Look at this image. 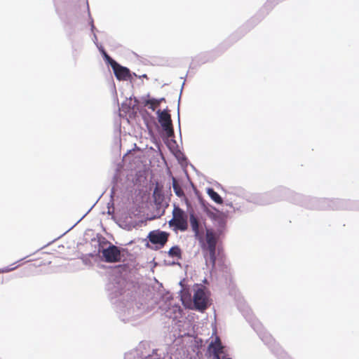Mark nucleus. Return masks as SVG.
Wrapping results in <instances>:
<instances>
[{
	"label": "nucleus",
	"mask_w": 359,
	"mask_h": 359,
	"mask_svg": "<svg viewBox=\"0 0 359 359\" xmlns=\"http://www.w3.org/2000/svg\"><path fill=\"white\" fill-rule=\"evenodd\" d=\"M223 348L224 347L218 337H217L215 341H212L208 346L209 351L212 352L217 359H219V355L222 353Z\"/></svg>",
	"instance_id": "obj_8"
},
{
	"label": "nucleus",
	"mask_w": 359,
	"mask_h": 359,
	"mask_svg": "<svg viewBox=\"0 0 359 359\" xmlns=\"http://www.w3.org/2000/svg\"><path fill=\"white\" fill-rule=\"evenodd\" d=\"M157 101L158 102V104H160L162 102H165V98L162 97L161 99H157Z\"/></svg>",
	"instance_id": "obj_15"
},
{
	"label": "nucleus",
	"mask_w": 359,
	"mask_h": 359,
	"mask_svg": "<svg viewBox=\"0 0 359 359\" xmlns=\"http://www.w3.org/2000/svg\"><path fill=\"white\" fill-rule=\"evenodd\" d=\"M189 223L195 238L201 244L206 264H210L214 267L216 262V246L218 237L212 229H206L204 238L203 226H205V222L203 219H199L194 213H190Z\"/></svg>",
	"instance_id": "obj_1"
},
{
	"label": "nucleus",
	"mask_w": 359,
	"mask_h": 359,
	"mask_svg": "<svg viewBox=\"0 0 359 359\" xmlns=\"http://www.w3.org/2000/svg\"><path fill=\"white\" fill-rule=\"evenodd\" d=\"M158 121L161 123L163 129L166 132L168 137H171L174 134L172 123L170 114L167 110L157 111Z\"/></svg>",
	"instance_id": "obj_5"
},
{
	"label": "nucleus",
	"mask_w": 359,
	"mask_h": 359,
	"mask_svg": "<svg viewBox=\"0 0 359 359\" xmlns=\"http://www.w3.org/2000/svg\"><path fill=\"white\" fill-rule=\"evenodd\" d=\"M207 194L210 197V198L214 201L217 204H222L223 203V200L222 197L212 188H208L207 189Z\"/></svg>",
	"instance_id": "obj_9"
},
{
	"label": "nucleus",
	"mask_w": 359,
	"mask_h": 359,
	"mask_svg": "<svg viewBox=\"0 0 359 359\" xmlns=\"http://www.w3.org/2000/svg\"><path fill=\"white\" fill-rule=\"evenodd\" d=\"M168 224L176 230L186 231L188 229L187 214L179 206L175 205L172 210V218L168 222Z\"/></svg>",
	"instance_id": "obj_2"
},
{
	"label": "nucleus",
	"mask_w": 359,
	"mask_h": 359,
	"mask_svg": "<svg viewBox=\"0 0 359 359\" xmlns=\"http://www.w3.org/2000/svg\"><path fill=\"white\" fill-rule=\"evenodd\" d=\"M104 57H105V60L106 61L111 65V67H112V62L113 61H115L114 60H113L110 56H109L107 54H104Z\"/></svg>",
	"instance_id": "obj_14"
},
{
	"label": "nucleus",
	"mask_w": 359,
	"mask_h": 359,
	"mask_svg": "<svg viewBox=\"0 0 359 359\" xmlns=\"http://www.w3.org/2000/svg\"><path fill=\"white\" fill-rule=\"evenodd\" d=\"M168 237L169 233L165 231L160 230L151 231L149 233L147 238L151 243L155 246L151 247L149 243L146 244V246L155 250H159L166 244Z\"/></svg>",
	"instance_id": "obj_3"
},
{
	"label": "nucleus",
	"mask_w": 359,
	"mask_h": 359,
	"mask_svg": "<svg viewBox=\"0 0 359 359\" xmlns=\"http://www.w3.org/2000/svg\"><path fill=\"white\" fill-rule=\"evenodd\" d=\"M112 63V69L118 80L126 81L130 79V70L127 67L120 65L116 61H113Z\"/></svg>",
	"instance_id": "obj_7"
},
{
	"label": "nucleus",
	"mask_w": 359,
	"mask_h": 359,
	"mask_svg": "<svg viewBox=\"0 0 359 359\" xmlns=\"http://www.w3.org/2000/svg\"><path fill=\"white\" fill-rule=\"evenodd\" d=\"M144 105L149 106V108L154 111L159 104L158 102L157 101V99L152 98L146 100L144 102Z\"/></svg>",
	"instance_id": "obj_12"
},
{
	"label": "nucleus",
	"mask_w": 359,
	"mask_h": 359,
	"mask_svg": "<svg viewBox=\"0 0 359 359\" xmlns=\"http://www.w3.org/2000/svg\"><path fill=\"white\" fill-rule=\"evenodd\" d=\"M172 187L174 192L175 194L179 197H183L184 196V191L182 190V187L179 184L178 182L175 178H172Z\"/></svg>",
	"instance_id": "obj_11"
},
{
	"label": "nucleus",
	"mask_w": 359,
	"mask_h": 359,
	"mask_svg": "<svg viewBox=\"0 0 359 359\" xmlns=\"http://www.w3.org/2000/svg\"><path fill=\"white\" fill-rule=\"evenodd\" d=\"M194 303L195 307L201 311H203L207 308L208 297L204 289L198 288L194 295Z\"/></svg>",
	"instance_id": "obj_6"
},
{
	"label": "nucleus",
	"mask_w": 359,
	"mask_h": 359,
	"mask_svg": "<svg viewBox=\"0 0 359 359\" xmlns=\"http://www.w3.org/2000/svg\"><path fill=\"white\" fill-rule=\"evenodd\" d=\"M168 255L170 257H176L178 259H182V250L179 246H173L169 250Z\"/></svg>",
	"instance_id": "obj_10"
},
{
	"label": "nucleus",
	"mask_w": 359,
	"mask_h": 359,
	"mask_svg": "<svg viewBox=\"0 0 359 359\" xmlns=\"http://www.w3.org/2000/svg\"><path fill=\"white\" fill-rule=\"evenodd\" d=\"M102 255L106 262L115 263L121 260V253L119 248L114 245H110L107 248L103 249Z\"/></svg>",
	"instance_id": "obj_4"
},
{
	"label": "nucleus",
	"mask_w": 359,
	"mask_h": 359,
	"mask_svg": "<svg viewBox=\"0 0 359 359\" xmlns=\"http://www.w3.org/2000/svg\"><path fill=\"white\" fill-rule=\"evenodd\" d=\"M153 196L155 202L157 203L160 204L163 199V196L161 194V191L158 189V188H156L154 189Z\"/></svg>",
	"instance_id": "obj_13"
}]
</instances>
